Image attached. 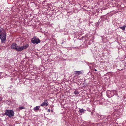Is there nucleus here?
I'll use <instances>...</instances> for the list:
<instances>
[{
  "mask_svg": "<svg viewBox=\"0 0 126 126\" xmlns=\"http://www.w3.org/2000/svg\"><path fill=\"white\" fill-rule=\"evenodd\" d=\"M6 32L3 29L0 28V39L2 43H4L6 41Z\"/></svg>",
  "mask_w": 126,
  "mask_h": 126,
  "instance_id": "nucleus-1",
  "label": "nucleus"
},
{
  "mask_svg": "<svg viewBox=\"0 0 126 126\" xmlns=\"http://www.w3.org/2000/svg\"><path fill=\"white\" fill-rule=\"evenodd\" d=\"M14 112L12 110H7L5 111V115L11 118L14 116Z\"/></svg>",
  "mask_w": 126,
  "mask_h": 126,
  "instance_id": "nucleus-2",
  "label": "nucleus"
},
{
  "mask_svg": "<svg viewBox=\"0 0 126 126\" xmlns=\"http://www.w3.org/2000/svg\"><path fill=\"white\" fill-rule=\"evenodd\" d=\"M40 40L36 36H34L33 38L31 39V42L33 44H37L40 42Z\"/></svg>",
  "mask_w": 126,
  "mask_h": 126,
  "instance_id": "nucleus-3",
  "label": "nucleus"
},
{
  "mask_svg": "<svg viewBox=\"0 0 126 126\" xmlns=\"http://www.w3.org/2000/svg\"><path fill=\"white\" fill-rule=\"evenodd\" d=\"M48 102L47 99L45 100L41 104V106H47L48 105Z\"/></svg>",
  "mask_w": 126,
  "mask_h": 126,
  "instance_id": "nucleus-4",
  "label": "nucleus"
},
{
  "mask_svg": "<svg viewBox=\"0 0 126 126\" xmlns=\"http://www.w3.org/2000/svg\"><path fill=\"white\" fill-rule=\"evenodd\" d=\"M110 92L111 93L113 94V95H112L111 96H110V97H111L114 95H117L118 94L117 93V91L116 90H112L110 91Z\"/></svg>",
  "mask_w": 126,
  "mask_h": 126,
  "instance_id": "nucleus-5",
  "label": "nucleus"
},
{
  "mask_svg": "<svg viewBox=\"0 0 126 126\" xmlns=\"http://www.w3.org/2000/svg\"><path fill=\"white\" fill-rule=\"evenodd\" d=\"M16 50L17 51H21L22 50V47H20L18 45L16 47Z\"/></svg>",
  "mask_w": 126,
  "mask_h": 126,
  "instance_id": "nucleus-6",
  "label": "nucleus"
},
{
  "mask_svg": "<svg viewBox=\"0 0 126 126\" xmlns=\"http://www.w3.org/2000/svg\"><path fill=\"white\" fill-rule=\"evenodd\" d=\"M17 45L16 43H13L12 44L11 46V48L12 49H16V47Z\"/></svg>",
  "mask_w": 126,
  "mask_h": 126,
  "instance_id": "nucleus-7",
  "label": "nucleus"
},
{
  "mask_svg": "<svg viewBox=\"0 0 126 126\" xmlns=\"http://www.w3.org/2000/svg\"><path fill=\"white\" fill-rule=\"evenodd\" d=\"M83 72V71L81 70L80 71H75V74H76V75L78 76L79 75L82 73Z\"/></svg>",
  "mask_w": 126,
  "mask_h": 126,
  "instance_id": "nucleus-8",
  "label": "nucleus"
},
{
  "mask_svg": "<svg viewBox=\"0 0 126 126\" xmlns=\"http://www.w3.org/2000/svg\"><path fill=\"white\" fill-rule=\"evenodd\" d=\"M28 47L29 45L27 44L23 45V46H22V50L26 49L27 47Z\"/></svg>",
  "mask_w": 126,
  "mask_h": 126,
  "instance_id": "nucleus-9",
  "label": "nucleus"
},
{
  "mask_svg": "<svg viewBox=\"0 0 126 126\" xmlns=\"http://www.w3.org/2000/svg\"><path fill=\"white\" fill-rule=\"evenodd\" d=\"M40 107V106H36V107L34 108L33 109L34 110L35 112L39 110Z\"/></svg>",
  "mask_w": 126,
  "mask_h": 126,
  "instance_id": "nucleus-10",
  "label": "nucleus"
},
{
  "mask_svg": "<svg viewBox=\"0 0 126 126\" xmlns=\"http://www.w3.org/2000/svg\"><path fill=\"white\" fill-rule=\"evenodd\" d=\"M126 27L125 25H124L123 27H121L120 28L121 29L123 30L124 31L125 30V27Z\"/></svg>",
  "mask_w": 126,
  "mask_h": 126,
  "instance_id": "nucleus-11",
  "label": "nucleus"
},
{
  "mask_svg": "<svg viewBox=\"0 0 126 126\" xmlns=\"http://www.w3.org/2000/svg\"><path fill=\"white\" fill-rule=\"evenodd\" d=\"M84 110H85L83 109H80L79 110V111L80 113H84Z\"/></svg>",
  "mask_w": 126,
  "mask_h": 126,
  "instance_id": "nucleus-12",
  "label": "nucleus"
},
{
  "mask_svg": "<svg viewBox=\"0 0 126 126\" xmlns=\"http://www.w3.org/2000/svg\"><path fill=\"white\" fill-rule=\"evenodd\" d=\"M18 108L19 109L21 110L22 109H25V108L24 106H22L19 107Z\"/></svg>",
  "mask_w": 126,
  "mask_h": 126,
  "instance_id": "nucleus-13",
  "label": "nucleus"
},
{
  "mask_svg": "<svg viewBox=\"0 0 126 126\" xmlns=\"http://www.w3.org/2000/svg\"><path fill=\"white\" fill-rule=\"evenodd\" d=\"M74 93L76 94H78L79 93L77 91H75L74 92Z\"/></svg>",
  "mask_w": 126,
  "mask_h": 126,
  "instance_id": "nucleus-14",
  "label": "nucleus"
},
{
  "mask_svg": "<svg viewBox=\"0 0 126 126\" xmlns=\"http://www.w3.org/2000/svg\"><path fill=\"white\" fill-rule=\"evenodd\" d=\"M50 111V110L49 109H48L47 110V111L48 112Z\"/></svg>",
  "mask_w": 126,
  "mask_h": 126,
  "instance_id": "nucleus-15",
  "label": "nucleus"
},
{
  "mask_svg": "<svg viewBox=\"0 0 126 126\" xmlns=\"http://www.w3.org/2000/svg\"><path fill=\"white\" fill-rule=\"evenodd\" d=\"M2 100V98H0V100L1 101Z\"/></svg>",
  "mask_w": 126,
  "mask_h": 126,
  "instance_id": "nucleus-16",
  "label": "nucleus"
},
{
  "mask_svg": "<svg viewBox=\"0 0 126 126\" xmlns=\"http://www.w3.org/2000/svg\"><path fill=\"white\" fill-rule=\"evenodd\" d=\"M110 93L111 94V96L112 95H113V94H112V93H111L110 92Z\"/></svg>",
  "mask_w": 126,
  "mask_h": 126,
  "instance_id": "nucleus-17",
  "label": "nucleus"
},
{
  "mask_svg": "<svg viewBox=\"0 0 126 126\" xmlns=\"http://www.w3.org/2000/svg\"><path fill=\"white\" fill-rule=\"evenodd\" d=\"M94 71H96L97 70H96V69H94Z\"/></svg>",
  "mask_w": 126,
  "mask_h": 126,
  "instance_id": "nucleus-18",
  "label": "nucleus"
}]
</instances>
